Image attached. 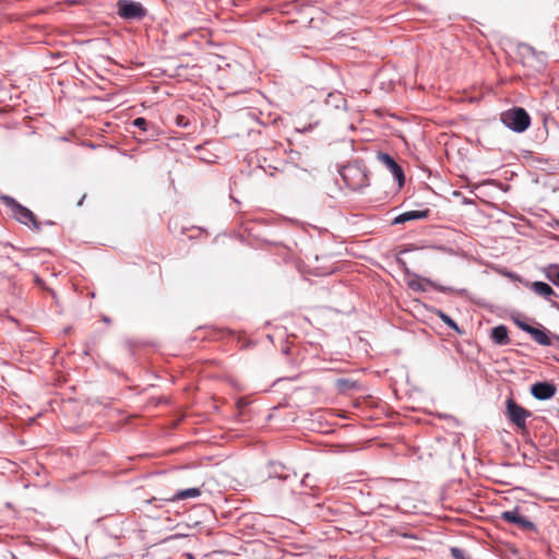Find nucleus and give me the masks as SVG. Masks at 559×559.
Returning <instances> with one entry per match:
<instances>
[{"label": "nucleus", "instance_id": "obj_1", "mask_svg": "<svg viewBox=\"0 0 559 559\" xmlns=\"http://www.w3.org/2000/svg\"><path fill=\"white\" fill-rule=\"evenodd\" d=\"M340 175L345 185L352 190H360L368 186L367 168L359 160L343 166L340 169Z\"/></svg>", "mask_w": 559, "mask_h": 559}, {"label": "nucleus", "instance_id": "obj_2", "mask_svg": "<svg viewBox=\"0 0 559 559\" xmlns=\"http://www.w3.org/2000/svg\"><path fill=\"white\" fill-rule=\"evenodd\" d=\"M501 121L515 132H524L531 124V118L525 109L515 107L501 115Z\"/></svg>", "mask_w": 559, "mask_h": 559}, {"label": "nucleus", "instance_id": "obj_3", "mask_svg": "<svg viewBox=\"0 0 559 559\" xmlns=\"http://www.w3.org/2000/svg\"><path fill=\"white\" fill-rule=\"evenodd\" d=\"M117 13L124 20H142L146 16L147 10L136 1L118 0Z\"/></svg>", "mask_w": 559, "mask_h": 559}, {"label": "nucleus", "instance_id": "obj_4", "mask_svg": "<svg viewBox=\"0 0 559 559\" xmlns=\"http://www.w3.org/2000/svg\"><path fill=\"white\" fill-rule=\"evenodd\" d=\"M531 415L530 411L519 405L513 399L507 401V416L522 431L526 430V419Z\"/></svg>", "mask_w": 559, "mask_h": 559}, {"label": "nucleus", "instance_id": "obj_5", "mask_svg": "<svg viewBox=\"0 0 559 559\" xmlns=\"http://www.w3.org/2000/svg\"><path fill=\"white\" fill-rule=\"evenodd\" d=\"M5 203L11 207L13 216L22 224L34 226L35 229L39 228V224L32 211L17 203L14 199L5 197Z\"/></svg>", "mask_w": 559, "mask_h": 559}, {"label": "nucleus", "instance_id": "obj_6", "mask_svg": "<svg viewBox=\"0 0 559 559\" xmlns=\"http://www.w3.org/2000/svg\"><path fill=\"white\" fill-rule=\"evenodd\" d=\"M500 519L504 522L512 523L518 527L525 531L535 530V524L531 522L525 516L521 515L519 508H514L513 510L503 511L500 515Z\"/></svg>", "mask_w": 559, "mask_h": 559}, {"label": "nucleus", "instance_id": "obj_7", "mask_svg": "<svg viewBox=\"0 0 559 559\" xmlns=\"http://www.w3.org/2000/svg\"><path fill=\"white\" fill-rule=\"evenodd\" d=\"M377 158L380 163H382L394 176V178L399 181L400 185L404 182V173L401 166L391 157L389 154L380 152L377 155Z\"/></svg>", "mask_w": 559, "mask_h": 559}, {"label": "nucleus", "instance_id": "obj_8", "mask_svg": "<svg viewBox=\"0 0 559 559\" xmlns=\"http://www.w3.org/2000/svg\"><path fill=\"white\" fill-rule=\"evenodd\" d=\"M556 385L549 382H537L531 388L532 395L540 401L551 399L556 394Z\"/></svg>", "mask_w": 559, "mask_h": 559}, {"label": "nucleus", "instance_id": "obj_9", "mask_svg": "<svg viewBox=\"0 0 559 559\" xmlns=\"http://www.w3.org/2000/svg\"><path fill=\"white\" fill-rule=\"evenodd\" d=\"M429 213H430L429 209L407 211V212H404V213L400 214L399 216H396L394 218L393 223L394 224H403L408 221L424 219L429 216Z\"/></svg>", "mask_w": 559, "mask_h": 559}, {"label": "nucleus", "instance_id": "obj_10", "mask_svg": "<svg viewBox=\"0 0 559 559\" xmlns=\"http://www.w3.org/2000/svg\"><path fill=\"white\" fill-rule=\"evenodd\" d=\"M518 55L520 56L523 64L525 66H533V61L538 58V53L528 44H519Z\"/></svg>", "mask_w": 559, "mask_h": 559}, {"label": "nucleus", "instance_id": "obj_11", "mask_svg": "<svg viewBox=\"0 0 559 559\" xmlns=\"http://www.w3.org/2000/svg\"><path fill=\"white\" fill-rule=\"evenodd\" d=\"M528 287L531 290H533L535 294L544 297L545 299L550 300L552 296H557L555 290L550 285L544 282H533L528 284Z\"/></svg>", "mask_w": 559, "mask_h": 559}, {"label": "nucleus", "instance_id": "obj_12", "mask_svg": "<svg viewBox=\"0 0 559 559\" xmlns=\"http://www.w3.org/2000/svg\"><path fill=\"white\" fill-rule=\"evenodd\" d=\"M491 338L498 345H507L510 343L508 329L504 325L495 326L491 330Z\"/></svg>", "mask_w": 559, "mask_h": 559}, {"label": "nucleus", "instance_id": "obj_13", "mask_svg": "<svg viewBox=\"0 0 559 559\" xmlns=\"http://www.w3.org/2000/svg\"><path fill=\"white\" fill-rule=\"evenodd\" d=\"M201 495V490L199 488H189L185 490H180L176 492L173 497L166 499L167 501H178L190 498H197Z\"/></svg>", "mask_w": 559, "mask_h": 559}, {"label": "nucleus", "instance_id": "obj_14", "mask_svg": "<svg viewBox=\"0 0 559 559\" xmlns=\"http://www.w3.org/2000/svg\"><path fill=\"white\" fill-rule=\"evenodd\" d=\"M530 334L532 335L534 341L540 345L549 346L551 344L550 337L543 330L534 328L532 329V331H530Z\"/></svg>", "mask_w": 559, "mask_h": 559}, {"label": "nucleus", "instance_id": "obj_15", "mask_svg": "<svg viewBox=\"0 0 559 559\" xmlns=\"http://www.w3.org/2000/svg\"><path fill=\"white\" fill-rule=\"evenodd\" d=\"M546 277L559 287V264H550L546 269Z\"/></svg>", "mask_w": 559, "mask_h": 559}, {"label": "nucleus", "instance_id": "obj_16", "mask_svg": "<svg viewBox=\"0 0 559 559\" xmlns=\"http://www.w3.org/2000/svg\"><path fill=\"white\" fill-rule=\"evenodd\" d=\"M438 316L443 321V323H445L449 328H451L452 330H454L457 333L462 334V331L460 330L457 324L448 314H445L444 312L439 310L438 311Z\"/></svg>", "mask_w": 559, "mask_h": 559}, {"label": "nucleus", "instance_id": "obj_17", "mask_svg": "<svg viewBox=\"0 0 559 559\" xmlns=\"http://www.w3.org/2000/svg\"><path fill=\"white\" fill-rule=\"evenodd\" d=\"M336 384L338 388L343 389V390H349V389H353L355 386V382L348 380V379H338L336 381Z\"/></svg>", "mask_w": 559, "mask_h": 559}, {"label": "nucleus", "instance_id": "obj_18", "mask_svg": "<svg viewBox=\"0 0 559 559\" xmlns=\"http://www.w3.org/2000/svg\"><path fill=\"white\" fill-rule=\"evenodd\" d=\"M175 122L178 127H187L189 124V120L182 116V115H178L176 118H175Z\"/></svg>", "mask_w": 559, "mask_h": 559}, {"label": "nucleus", "instance_id": "obj_19", "mask_svg": "<svg viewBox=\"0 0 559 559\" xmlns=\"http://www.w3.org/2000/svg\"><path fill=\"white\" fill-rule=\"evenodd\" d=\"M146 124H147L146 119H144L142 117H139V118L133 120V126H135V127H138V128H140L142 130H145Z\"/></svg>", "mask_w": 559, "mask_h": 559}, {"label": "nucleus", "instance_id": "obj_20", "mask_svg": "<svg viewBox=\"0 0 559 559\" xmlns=\"http://www.w3.org/2000/svg\"><path fill=\"white\" fill-rule=\"evenodd\" d=\"M451 555L455 559H463L464 558V551L462 549H460V548H456V547L451 548Z\"/></svg>", "mask_w": 559, "mask_h": 559}, {"label": "nucleus", "instance_id": "obj_21", "mask_svg": "<svg viewBox=\"0 0 559 559\" xmlns=\"http://www.w3.org/2000/svg\"><path fill=\"white\" fill-rule=\"evenodd\" d=\"M518 325L525 332H527L530 334V331H532V329H534V326H531L530 324L527 323H523V322H519Z\"/></svg>", "mask_w": 559, "mask_h": 559}, {"label": "nucleus", "instance_id": "obj_22", "mask_svg": "<svg viewBox=\"0 0 559 559\" xmlns=\"http://www.w3.org/2000/svg\"><path fill=\"white\" fill-rule=\"evenodd\" d=\"M35 283H36V285H37V286H39V287L44 288L45 283H44V281H43L41 278H39L38 276H35Z\"/></svg>", "mask_w": 559, "mask_h": 559}, {"label": "nucleus", "instance_id": "obj_23", "mask_svg": "<svg viewBox=\"0 0 559 559\" xmlns=\"http://www.w3.org/2000/svg\"><path fill=\"white\" fill-rule=\"evenodd\" d=\"M85 198H86V194H83V195L80 198V200L76 202V205H78V206H81V205L83 204V202H84Z\"/></svg>", "mask_w": 559, "mask_h": 559}, {"label": "nucleus", "instance_id": "obj_24", "mask_svg": "<svg viewBox=\"0 0 559 559\" xmlns=\"http://www.w3.org/2000/svg\"><path fill=\"white\" fill-rule=\"evenodd\" d=\"M186 559H194V557H193V555H191V554H187V555H186Z\"/></svg>", "mask_w": 559, "mask_h": 559}]
</instances>
